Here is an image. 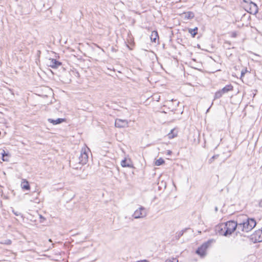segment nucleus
I'll list each match as a JSON object with an SVG mask.
<instances>
[{
    "label": "nucleus",
    "mask_w": 262,
    "mask_h": 262,
    "mask_svg": "<svg viewBox=\"0 0 262 262\" xmlns=\"http://www.w3.org/2000/svg\"><path fill=\"white\" fill-rule=\"evenodd\" d=\"M157 99H158L157 101H159V99H160V97H157Z\"/></svg>",
    "instance_id": "obj_30"
},
{
    "label": "nucleus",
    "mask_w": 262,
    "mask_h": 262,
    "mask_svg": "<svg viewBox=\"0 0 262 262\" xmlns=\"http://www.w3.org/2000/svg\"><path fill=\"white\" fill-rule=\"evenodd\" d=\"M178 132L174 129H171L170 133L167 135V137L169 139L174 138L177 136Z\"/></svg>",
    "instance_id": "obj_17"
},
{
    "label": "nucleus",
    "mask_w": 262,
    "mask_h": 262,
    "mask_svg": "<svg viewBox=\"0 0 262 262\" xmlns=\"http://www.w3.org/2000/svg\"><path fill=\"white\" fill-rule=\"evenodd\" d=\"M115 125L118 128H124L128 126V121L125 119H116Z\"/></svg>",
    "instance_id": "obj_6"
},
{
    "label": "nucleus",
    "mask_w": 262,
    "mask_h": 262,
    "mask_svg": "<svg viewBox=\"0 0 262 262\" xmlns=\"http://www.w3.org/2000/svg\"><path fill=\"white\" fill-rule=\"evenodd\" d=\"M2 244H7V245H9L11 243V241L9 239H8V240H6L5 241V242H2L1 243Z\"/></svg>",
    "instance_id": "obj_23"
},
{
    "label": "nucleus",
    "mask_w": 262,
    "mask_h": 262,
    "mask_svg": "<svg viewBox=\"0 0 262 262\" xmlns=\"http://www.w3.org/2000/svg\"><path fill=\"white\" fill-rule=\"evenodd\" d=\"M233 90V86L231 84L227 85L224 88H223L221 91L222 92L223 94H225L228 93L229 91H231Z\"/></svg>",
    "instance_id": "obj_16"
},
{
    "label": "nucleus",
    "mask_w": 262,
    "mask_h": 262,
    "mask_svg": "<svg viewBox=\"0 0 262 262\" xmlns=\"http://www.w3.org/2000/svg\"><path fill=\"white\" fill-rule=\"evenodd\" d=\"M198 28L195 27L194 29H189L188 30L189 33L191 34L192 37H194L197 34Z\"/></svg>",
    "instance_id": "obj_18"
},
{
    "label": "nucleus",
    "mask_w": 262,
    "mask_h": 262,
    "mask_svg": "<svg viewBox=\"0 0 262 262\" xmlns=\"http://www.w3.org/2000/svg\"><path fill=\"white\" fill-rule=\"evenodd\" d=\"M165 262H178V260L176 259H173V260H167Z\"/></svg>",
    "instance_id": "obj_24"
},
{
    "label": "nucleus",
    "mask_w": 262,
    "mask_h": 262,
    "mask_svg": "<svg viewBox=\"0 0 262 262\" xmlns=\"http://www.w3.org/2000/svg\"><path fill=\"white\" fill-rule=\"evenodd\" d=\"M259 206L262 207V200L259 202Z\"/></svg>",
    "instance_id": "obj_26"
},
{
    "label": "nucleus",
    "mask_w": 262,
    "mask_h": 262,
    "mask_svg": "<svg viewBox=\"0 0 262 262\" xmlns=\"http://www.w3.org/2000/svg\"><path fill=\"white\" fill-rule=\"evenodd\" d=\"M157 99H158L157 101H159V99H160V97H157Z\"/></svg>",
    "instance_id": "obj_29"
},
{
    "label": "nucleus",
    "mask_w": 262,
    "mask_h": 262,
    "mask_svg": "<svg viewBox=\"0 0 262 262\" xmlns=\"http://www.w3.org/2000/svg\"><path fill=\"white\" fill-rule=\"evenodd\" d=\"M226 230L224 223L219 224L215 227V231L220 235L224 236V233Z\"/></svg>",
    "instance_id": "obj_8"
},
{
    "label": "nucleus",
    "mask_w": 262,
    "mask_h": 262,
    "mask_svg": "<svg viewBox=\"0 0 262 262\" xmlns=\"http://www.w3.org/2000/svg\"><path fill=\"white\" fill-rule=\"evenodd\" d=\"M163 163H164V160L162 158H160L157 160L155 162V164L156 166H160L163 164Z\"/></svg>",
    "instance_id": "obj_20"
},
{
    "label": "nucleus",
    "mask_w": 262,
    "mask_h": 262,
    "mask_svg": "<svg viewBox=\"0 0 262 262\" xmlns=\"http://www.w3.org/2000/svg\"><path fill=\"white\" fill-rule=\"evenodd\" d=\"M47 64L52 68H57L60 66L61 63L56 59L50 58L47 61Z\"/></svg>",
    "instance_id": "obj_7"
},
{
    "label": "nucleus",
    "mask_w": 262,
    "mask_h": 262,
    "mask_svg": "<svg viewBox=\"0 0 262 262\" xmlns=\"http://www.w3.org/2000/svg\"><path fill=\"white\" fill-rule=\"evenodd\" d=\"M21 187L22 189L27 190H29L30 189L29 182L26 179H23L21 183Z\"/></svg>",
    "instance_id": "obj_12"
},
{
    "label": "nucleus",
    "mask_w": 262,
    "mask_h": 262,
    "mask_svg": "<svg viewBox=\"0 0 262 262\" xmlns=\"http://www.w3.org/2000/svg\"><path fill=\"white\" fill-rule=\"evenodd\" d=\"M224 224L225 229L226 230L224 233V236H227L231 235L236 229L238 231V222L237 221L235 222L233 221H230L224 223Z\"/></svg>",
    "instance_id": "obj_2"
},
{
    "label": "nucleus",
    "mask_w": 262,
    "mask_h": 262,
    "mask_svg": "<svg viewBox=\"0 0 262 262\" xmlns=\"http://www.w3.org/2000/svg\"><path fill=\"white\" fill-rule=\"evenodd\" d=\"M146 214L147 213L146 209L144 207L141 206L135 211L133 214V216L135 219H137L143 218L146 216Z\"/></svg>",
    "instance_id": "obj_4"
},
{
    "label": "nucleus",
    "mask_w": 262,
    "mask_h": 262,
    "mask_svg": "<svg viewBox=\"0 0 262 262\" xmlns=\"http://www.w3.org/2000/svg\"><path fill=\"white\" fill-rule=\"evenodd\" d=\"M255 240L258 242H262V229L256 231L254 234Z\"/></svg>",
    "instance_id": "obj_11"
},
{
    "label": "nucleus",
    "mask_w": 262,
    "mask_h": 262,
    "mask_svg": "<svg viewBox=\"0 0 262 262\" xmlns=\"http://www.w3.org/2000/svg\"><path fill=\"white\" fill-rule=\"evenodd\" d=\"M224 94L222 93V92L221 90H219L217 91L214 95V99H219Z\"/></svg>",
    "instance_id": "obj_19"
},
{
    "label": "nucleus",
    "mask_w": 262,
    "mask_h": 262,
    "mask_svg": "<svg viewBox=\"0 0 262 262\" xmlns=\"http://www.w3.org/2000/svg\"><path fill=\"white\" fill-rule=\"evenodd\" d=\"M236 33H232V36H233V37H236Z\"/></svg>",
    "instance_id": "obj_27"
},
{
    "label": "nucleus",
    "mask_w": 262,
    "mask_h": 262,
    "mask_svg": "<svg viewBox=\"0 0 262 262\" xmlns=\"http://www.w3.org/2000/svg\"><path fill=\"white\" fill-rule=\"evenodd\" d=\"M159 38L158 32L154 31L151 32L150 35L151 41L153 42H156L157 39Z\"/></svg>",
    "instance_id": "obj_15"
},
{
    "label": "nucleus",
    "mask_w": 262,
    "mask_h": 262,
    "mask_svg": "<svg viewBox=\"0 0 262 262\" xmlns=\"http://www.w3.org/2000/svg\"><path fill=\"white\" fill-rule=\"evenodd\" d=\"M49 242H52V241H51V239H49Z\"/></svg>",
    "instance_id": "obj_31"
},
{
    "label": "nucleus",
    "mask_w": 262,
    "mask_h": 262,
    "mask_svg": "<svg viewBox=\"0 0 262 262\" xmlns=\"http://www.w3.org/2000/svg\"><path fill=\"white\" fill-rule=\"evenodd\" d=\"M171 152V151H170V150H169V151H168V155H170Z\"/></svg>",
    "instance_id": "obj_28"
},
{
    "label": "nucleus",
    "mask_w": 262,
    "mask_h": 262,
    "mask_svg": "<svg viewBox=\"0 0 262 262\" xmlns=\"http://www.w3.org/2000/svg\"><path fill=\"white\" fill-rule=\"evenodd\" d=\"M244 74V72H242V74L243 75Z\"/></svg>",
    "instance_id": "obj_33"
},
{
    "label": "nucleus",
    "mask_w": 262,
    "mask_h": 262,
    "mask_svg": "<svg viewBox=\"0 0 262 262\" xmlns=\"http://www.w3.org/2000/svg\"><path fill=\"white\" fill-rule=\"evenodd\" d=\"M238 222V232L243 231L248 232L255 226L256 221L253 219L249 218L245 215H241L237 218Z\"/></svg>",
    "instance_id": "obj_1"
},
{
    "label": "nucleus",
    "mask_w": 262,
    "mask_h": 262,
    "mask_svg": "<svg viewBox=\"0 0 262 262\" xmlns=\"http://www.w3.org/2000/svg\"><path fill=\"white\" fill-rule=\"evenodd\" d=\"M181 15L182 18L186 20L192 19L194 16V13L190 11L184 12L181 14Z\"/></svg>",
    "instance_id": "obj_9"
},
{
    "label": "nucleus",
    "mask_w": 262,
    "mask_h": 262,
    "mask_svg": "<svg viewBox=\"0 0 262 262\" xmlns=\"http://www.w3.org/2000/svg\"><path fill=\"white\" fill-rule=\"evenodd\" d=\"M137 262H148V261L146 259H144V260H139Z\"/></svg>",
    "instance_id": "obj_25"
},
{
    "label": "nucleus",
    "mask_w": 262,
    "mask_h": 262,
    "mask_svg": "<svg viewBox=\"0 0 262 262\" xmlns=\"http://www.w3.org/2000/svg\"><path fill=\"white\" fill-rule=\"evenodd\" d=\"M48 121L51 123H52L53 125H56V124H60L63 122L64 121V119H62V118H58L56 120H54V119H48Z\"/></svg>",
    "instance_id": "obj_13"
},
{
    "label": "nucleus",
    "mask_w": 262,
    "mask_h": 262,
    "mask_svg": "<svg viewBox=\"0 0 262 262\" xmlns=\"http://www.w3.org/2000/svg\"><path fill=\"white\" fill-rule=\"evenodd\" d=\"M3 161H8V159L6 157H9L8 154H6L4 150H3V152L2 153Z\"/></svg>",
    "instance_id": "obj_21"
},
{
    "label": "nucleus",
    "mask_w": 262,
    "mask_h": 262,
    "mask_svg": "<svg viewBox=\"0 0 262 262\" xmlns=\"http://www.w3.org/2000/svg\"><path fill=\"white\" fill-rule=\"evenodd\" d=\"M40 218H43V217L41 215H40Z\"/></svg>",
    "instance_id": "obj_32"
},
{
    "label": "nucleus",
    "mask_w": 262,
    "mask_h": 262,
    "mask_svg": "<svg viewBox=\"0 0 262 262\" xmlns=\"http://www.w3.org/2000/svg\"><path fill=\"white\" fill-rule=\"evenodd\" d=\"M213 242V240H210L206 243L203 244L198 249L196 250V253L200 255L201 257H203L206 255V251L208 246Z\"/></svg>",
    "instance_id": "obj_5"
},
{
    "label": "nucleus",
    "mask_w": 262,
    "mask_h": 262,
    "mask_svg": "<svg viewBox=\"0 0 262 262\" xmlns=\"http://www.w3.org/2000/svg\"><path fill=\"white\" fill-rule=\"evenodd\" d=\"M90 151V149L88 147H83L81 149V154L79 157V163L82 165L85 164L89 159L88 152Z\"/></svg>",
    "instance_id": "obj_3"
},
{
    "label": "nucleus",
    "mask_w": 262,
    "mask_h": 262,
    "mask_svg": "<svg viewBox=\"0 0 262 262\" xmlns=\"http://www.w3.org/2000/svg\"><path fill=\"white\" fill-rule=\"evenodd\" d=\"M219 157V155H214L212 156L208 161L210 164L212 163L214 160Z\"/></svg>",
    "instance_id": "obj_22"
},
{
    "label": "nucleus",
    "mask_w": 262,
    "mask_h": 262,
    "mask_svg": "<svg viewBox=\"0 0 262 262\" xmlns=\"http://www.w3.org/2000/svg\"><path fill=\"white\" fill-rule=\"evenodd\" d=\"M250 5V13L253 14H256L258 12V7L257 5L253 2H251Z\"/></svg>",
    "instance_id": "obj_10"
},
{
    "label": "nucleus",
    "mask_w": 262,
    "mask_h": 262,
    "mask_svg": "<svg viewBox=\"0 0 262 262\" xmlns=\"http://www.w3.org/2000/svg\"><path fill=\"white\" fill-rule=\"evenodd\" d=\"M121 165L123 167H131L132 165L129 159H125L121 162Z\"/></svg>",
    "instance_id": "obj_14"
}]
</instances>
